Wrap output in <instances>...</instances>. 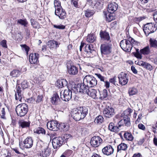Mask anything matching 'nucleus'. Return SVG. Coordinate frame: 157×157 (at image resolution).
<instances>
[{"instance_id":"nucleus-1","label":"nucleus","mask_w":157,"mask_h":157,"mask_svg":"<svg viewBox=\"0 0 157 157\" xmlns=\"http://www.w3.org/2000/svg\"><path fill=\"white\" fill-rule=\"evenodd\" d=\"M114 120L115 123L118 124V126H115L113 123H110L109 125V129L112 132H118L120 130L119 128L121 126L125 124L126 126H128L130 124L129 118L124 117L123 116L121 115L120 114L116 115Z\"/></svg>"},{"instance_id":"nucleus-2","label":"nucleus","mask_w":157,"mask_h":157,"mask_svg":"<svg viewBox=\"0 0 157 157\" xmlns=\"http://www.w3.org/2000/svg\"><path fill=\"white\" fill-rule=\"evenodd\" d=\"M138 42L133 38L129 37L127 39L122 40L120 45L121 48L124 51L130 52L132 47V45H137Z\"/></svg>"},{"instance_id":"nucleus-3","label":"nucleus","mask_w":157,"mask_h":157,"mask_svg":"<svg viewBox=\"0 0 157 157\" xmlns=\"http://www.w3.org/2000/svg\"><path fill=\"white\" fill-rule=\"evenodd\" d=\"M15 109L17 116L22 117L27 114L28 110V107L26 104L21 103L16 107Z\"/></svg>"},{"instance_id":"nucleus-4","label":"nucleus","mask_w":157,"mask_h":157,"mask_svg":"<svg viewBox=\"0 0 157 157\" xmlns=\"http://www.w3.org/2000/svg\"><path fill=\"white\" fill-rule=\"evenodd\" d=\"M83 81L85 84L87 85L89 88L96 86L97 83V81L96 78L90 75L86 76Z\"/></svg>"},{"instance_id":"nucleus-5","label":"nucleus","mask_w":157,"mask_h":157,"mask_svg":"<svg viewBox=\"0 0 157 157\" xmlns=\"http://www.w3.org/2000/svg\"><path fill=\"white\" fill-rule=\"evenodd\" d=\"M157 29L155 25L152 23L146 24L143 27V30L146 36L155 32Z\"/></svg>"},{"instance_id":"nucleus-6","label":"nucleus","mask_w":157,"mask_h":157,"mask_svg":"<svg viewBox=\"0 0 157 157\" xmlns=\"http://www.w3.org/2000/svg\"><path fill=\"white\" fill-rule=\"evenodd\" d=\"M119 83L122 86L126 84L128 81V75L124 72H121L118 75Z\"/></svg>"},{"instance_id":"nucleus-7","label":"nucleus","mask_w":157,"mask_h":157,"mask_svg":"<svg viewBox=\"0 0 157 157\" xmlns=\"http://www.w3.org/2000/svg\"><path fill=\"white\" fill-rule=\"evenodd\" d=\"M72 92L71 90L68 88L65 90L61 94V92L60 93V98L64 101H67L70 100L72 98Z\"/></svg>"},{"instance_id":"nucleus-8","label":"nucleus","mask_w":157,"mask_h":157,"mask_svg":"<svg viewBox=\"0 0 157 157\" xmlns=\"http://www.w3.org/2000/svg\"><path fill=\"white\" fill-rule=\"evenodd\" d=\"M64 140L60 137H55L52 140V144L54 149H58L63 144Z\"/></svg>"},{"instance_id":"nucleus-9","label":"nucleus","mask_w":157,"mask_h":157,"mask_svg":"<svg viewBox=\"0 0 157 157\" xmlns=\"http://www.w3.org/2000/svg\"><path fill=\"white\" fill-rule=\"evenodd\" d=\"M102 142V140L98 136H95L91 139L90 143L91 146L94 147H98Z\"/></svg>"},{"instance_id":"nucleus-10","label":"nucleus","mask_w":157,"mask_h":157,"mask_svg":"<svg viewBox=\"0 0 157 157\" xmlns=\"http://www.w3.org/2000/svg\"><path fill=\"white\" fill-rule=\"evenodd\" d=\"M103 114L106 117L110 118L115 114L114 110L112 107L108 106L104 109Z\"/></svg>"},{"instance_id":"nucleus-11","label":"nucleus","mask_w":157,"mask_h":157,"mask_svg":"<svg viewBox=\"0 0 157 157\" xmlns=\"http://www.w3.org/2000/svg\"><path fill=\"white\" fill-rule=\"evenodd\" d=\"M90 2L91 6L95 10H100L102 8L103 5L102 1L96 0H90Z\"/></svg>"},{"instance_id":"nucleus-12","label":"nucleus","mask_w":157,"mask_h":157,"mask_svg":"<svg viewBox=\"0 0 157 157\" xmlns=\"http://www.w3.org/2000/svg\"><path fill=\"white\" fill-rule=\"evenodd\" d=\"M47 128L50 130L56 131L58 130V123L57 121H52L47 123Z\"/></svg>"},{"instance_id":"nucleus-13","label":"nucleus","mask_w":157,"mask_h":157,"mask_svg":"<svg viewBox=\"0 0 157 157\" xmlns=\"http://www.w3.org/2000/svg\"><path fill=\"white\" fill-rule=\"evenodd\" d=\"M89 89V88L88 86L85 85L83 82V83L78 84L76 90L77 91H79V92L86 94Z\"/></svg>"},{"instance_id":"nucleus-14","label":"nucleus","mask_w":157,"mask_h":157,"mask_svg":"<svg viewBox=\"0 0 157 157\" xmlns=\"http://www.w3.org/2000/svg\"><path fill=\"white\" fill-rule=\"evenodd\" d=\"M111 44H102L101 45L100 48L101 53L104 54H107L111 52Z\"/></svg>"},{"instance_id":"nucleus-15","label":"nucleus","mask_w":157,"mask_h":157,"mask_svg":"<svg viewBox=\"0 0 157 157\" xmlns=\"http://www.w3.org/2000/svg\"><path fill=\"white\" fill-rule=\"evenodd\" d=\"M55 14L60 19H64L66 17V13L62 8L60 9L58 8L57 10H55Z\"/></svg>"},{"instance_id":"nucleus-16","label":"nucleus","mask_w":157,"mask_h":157,"mask_svg":"<svg viewBox=\"0 0 157 157\" xmlns=\"http://www.w3.org/2000/svg\"><path fill=\"white\" fill-rule=\"evenodd\" d=\"M23 143L24 147L30 148L33 145V140L31 137H28L24 140Z\"/></svg>"},{"instance_id":"nucleus-17","label":"nucleus","mask_w":157,"mask_h":157,"mask_svg":"<svg viewBox=\"0 0 157 157\" xmlns=\"http://www.w3.org/2000/svg\"><path fill=\"white\" fill-rule=\"evenodd\" d=\"M100 35L101 40L109 42H111L109 34L106 31H101L100 33Z\"/></svg>"},{"instance_id":"nucleus-18","label":"nucleus","mask_w":157,"mask_h":157,"mask_svg":"<svg viewBox=\"0 0 157 157\" xmlns=\"http://www.w3.org/2000/svg\"><path fill=\"white\" fill-rule=\"evenodd\" d=\"M71 116L73 119L76 121H78L81 119H83L84 117H82L80 113L78 111V109H75L71 113Z\"/></svg>"},{"instance_id":"nucleus-19","label":"nucleus","mask_w":157,"mask_h":157,"mask_svg":"<svg viewBox=\"0 0 157 157\" xmlns=\"http://www.w3.org/2000/svg\"><path fill=\"white\" fill-rule=\"evenodd\" d=\"M114 149L111 145H108L102 149V152L104 154L109 155L113 153Z\"/></svg>"},{"instance_id":"nucleus-20","label":"nucleus","mask_w":157,"mask_h":157,"mask_svg":"<svg viewBox=\"0 0 157 157\" xmlns=\"http://www.w3.org/2000/svg\"><path fill=\"white\" fill-rule=\"evenodd\" d=\"M118 5L115 2L110 3L108 6V11L109 13H113L117 9Z\"/></svg>"},{"instance_id":"nucleus-21","label":"nucleus","mask_w":157,"mask_h":157,"mask_svg":"<svg viewBox=\"0 0 157 157\" xmlns=\"http://www.w3.org/2000/svg\"><path fill=\"white\" fill-rule=\"evenodd\" d=\"M39 54L37 53H31L29 56V62L31 64L36 63L38 61Z\"/></svg>"},{"instance_id":"nucleus-22","label":"nucleus","mask_w":157,"mask_h":157,"mask_svg":"<svg viewBox=\"0 0 157 157\" xmlns=\"http://www.w3.org/2000/svg\"><path fill=\"white\" fill-rule=\"evenodd\" d=\"M137 64L139 66H142L143 67L150 71L152 70L153 69L152 66L151 64L141 60L138 61Z\"/></svg>"},{"instance_id":"nucleus-23","label":"nucleus","mask_w":157,"mask_h":157,"mask_svg":"<svg viewBox=\"0 0 157 157\" xmlns=\"http://www.w3.org/2000/svg\"><path fill=\"white\" fill-rule=\"evenodd\" d=\"M85 51L89 55L91 54L94 55L96 53V52L94 48L93 47V45L92 44H87L85 48Z\"/></svg>"},{"instance_id":"nucleus-24","label":"nucleus","mask_w":157,"mask_h":157,"mask_svg":"<svg viewBox=\"0 0 157 157\" xmlns=\"http://www.w3.org/2000/svg\"><path fill=\"white\" fill-rule=\"evenodd\" d=\"M59 44L58 42L54 40H50L47 44L48 47L51 49H56L59 47Z\"/></svg>"},{"instance_id":"nucleus-25","label":"nucleus","mask_w":157,"mask_h":157,"mask_svg":"<svg viewBox=\"0 0 157 157\" xmlns=\"http://www.w3.org/2000/svg\"><path fill=\"white\" fill-rule=\"evenodd\" d=\"M30 123L29 121H26L23 120H21L19 121L18 124L19 127L22 128H27L29 127Z\"/></svg>"},{"instance_id":"nucleus-26","label":"nucleus","mask_w":157,"mask_h":157,"mask_svg":"<svg viewBox=\"0 0 157 157\" xmlns=\"http://www.w3.org/2000/svg\"><path fill=\"white\" fill-rule=\"evenodd\" d=\"M97 93V91L96 90L89 88L86 94L93 98L96 99L98 98Z\"/></svg>"},{"instance_id":"nucleus-27","label":"nucleus","mask_w":157,"mask_h":157,"mask_svg":"<svg viewBox=\"0 0 157 157\" xmlns=\"http://www.w3.org/2000/svg\"><path fill=\"white\" fill-rule=\"evenodd\" d=\"M42 151L40 153L41 156L43 157H47L49 156L51 153V149L47 147L45 148H43Z\"/></svg>"},{"instance_id":"nucleus-28","label":"nucleus","mask_w":157,"mask_h":157,"mask_svg":"<svg viewBox=\"0 0 157 157\" xmlns=\"http://www.w3.org/2000/svg\"><path fill=\"white\" fill-rule=\"evenodd\" d=\"M128 146L127 144L124 143H121L117 147V156L119 153L121 152V151H125L127 150Z\"/></svg>"},{"instance_id":"nucleus-29","label":"nucleus","mask_w":157,"mask_h":157,"mask_svg":"<svg viewBox=\"0 0 157 157\" xmlns=\"http://www.w3.org/2000/svg\"><path fill=\"white\" fill-rule=\"evenodd\" d=\"M68 69V72L71 75H75L78 73V68L75 66H71Z\"/></svg>"},{"instance_id":"nucleus-30","label":"nucleus","mask_w":157,"mask_h":157,"mask_svg":"<svg viewBox=\"0 0 157 157\" xmlns=\"http://www.w3.org/2000/svg\"><path fill=\"white\" fill-rule=\"evenodd\" d=\"M78 111L80 113L82 117L84 118L88 113V109L85 107H80L78 109Z\"/></svg>"},{"instance_id":"nucleus-31","label":"nucleus","mask_w":157,"mask_h":157,"mask_svg":"<svg viewBox=\"0 0 157 157\" xmlns=\"http://www.w3.org/2000/svg\"><path fill=\"white\" fill-rule=\"evenodd\" d=\"M67 82L65 79H61L57 81L56 85L59 88H62L67 86Z\"/></svg>"},{"instance_id":"nucleus-32","label":"nucleus","mask_w":157,"mask_h":157,"mask_svg":"<svg viewBox=\"0 0 157 157\" xmlns=\"http://www.w3.org/2000/svg\"><path fill=\"white\" fill-rule=\"evenodd\" d=\"M60 101L59 96L57 93H55L53 95L52 98L51 102L55 105H57Z\"/></svg>"},{"instance_id":"nucleus-33","label":"nucleus","mask_w":157,"mask_h":157,"mask_svg":"<svg viewBox=\"0 0 157 157\" xmlns=\"http://www.w3.org/2000/svg\"><path fill=\"white\" fill-rule=\"evenodd\" d=\"M112 13L109 12L107 13H104V16L106 20L108 22H110L115 19V17L113 16Z\"/></svg>"},{"instance_id":"nucleus-34","label":"nucleus","mask_w":157,"mask_h":157,"mask_svg":"<svg viewBox=\"0 0 157 157\" xmlns=\"http://www.w3.org/2000/svg\"><path fill=\"white\" fill-rule=\"evenodd\" d=\"M124 136L126 140H127L132 141L134 139V137L131 133L128 132H125Z\"/></svg>"},{"instance_id":"nucleus-35","label":"nucleus","mask_w":157,"mask_h":157,"mask_svg":"<svg viewBox=\"0 0 157 157\" xmlns=\"http://www.w3.org/2000/svg\"><path fill=\"white\" fill-rule=\"evenodd\" d=\"M34 132L38 134H41L43 135H45L46 131L44 128L42 127H38L34 130Z\"/></svg>"},{"instance_id":"nucleus-36","label":"nucleus","mask_w":157,"mask_h":157,"mask_svg":"<svg viewBox=\"0 0 157 157\" xmlns=\"http://www.w3.org/2000/svg\"><path fill=\"white\" fill-rule=\"evenodd\" d=\"M132 112V110L130 108H128L124 111L122 114H120V115L123 116L124 117H127V118H129V116H130V113Z\"/></svg>"},{"instance_id":"nucleus-37","label":"nucleus","mask_w":157,"mask_h":157,"mask_svg":"<svg viewBox=\"0 0 157 157\" xmlns=\"http://www.w3.org/2000/svg\"><path fill=\"white\" fill-rule=\"evenodd\" d=\"M138 92V90L134 87H130L128 90V93L130 96L136 94Z\"/></svg>"},{"instance_id":"nucleus-38","label":"nucleus","mask_w":157,"mask_h":157,"mask_svg":"<svg viewBox=\"0 0 157 157\" xmlns=\"http://www.w3.org/2000/svg\"><path fill=\"white\" fill-rule=\"evenodd\" d=\"M100 99L101 100L106 98L108 96V91L105 89H104L102 91L100 92Z\"/></svg>"},{"instance_id":"nucleus-39","label":"nucleus","mask_w":157,"mask_h":157,"mask_svg":"<svg viewBox=\"0 0 157 157\" xmlns=\"http://www.w3.org/2000/svg\"><path fill=\"white\" fill-rule=\"evenodd\" d=\"M140 53L143 55H148L150 52L149 46H147L140 50Z\"/></svg>"},{"instance_id":"nucleus-40","label":"nucleus","mask_w":157,"mask_h":157,"mask_svg":"<svg viewBox=\"0 0 157 157\" xmlns=\"http://www.w3.org/2000/svg\"><path fill=\"white\" fill-rule=\"evenodd\" d=\"M151 47L157 48V40L155 39L151 38L149 40Z\"/></svg>"},{"instance_id":"nucleus-41","label":"nucleus","mask_w":157,"mask_h":157,"mask_svg":"<svg viewBox=\"0 0 157 157\" xmlns=\"http://www.w3.org/2000/svg\"><path fill=\"white\" fill-rule=\"evenodd\" d=\"M58 129H61L63 131H67L68 130V126L65 123H58Z\"/></svg>"},{"instance_id":"nucleus-42","label":"nucleus","mask_w":157,"mask_h":157,"mask_svg":"<svg viewBox=\"0 0 157 157\" xmlns=\"http://www.w3.org/2000/svg\"><path fill=\"white\" fill-rule=\"evenodd\" d=\"M104 120V119L102 116L99 115L95 118L94 122L95 123L101 124L103 122Z\"/></svg>"},{"instance_id":"nucleus-43","label":"nucleus","mask_w":157,"mask_h":157,"mask_svg":"<svg viewBox=\"0 0 157 157\" xmlns=\"http://www.w3.org/2000/svg\"><path fill=\"white\" fill-rule=\"evenodd\" d=\"M17 24H20L24 27H27L28 22L26 19H20L17 21Z\"/></svg>"},{"instance_id":"nucleus-44","label":"nucleus","mask_w":157,"mask_h":157,"mask_svg":"<svg viewBox=\"0 0 157 157\" xmlns=\"http://www.w3.org/2000/svg\"><path fill=\"white\" fill-rule=\"evenodd\" d=\"M95 40V37L92 34L88 35L86 39L87 41L90 43H93Z\"/></svg>"},{"instance_id":"nucleus-45","label":"nucleus","mask_w":157,"mask_h":157,"mask_svg":"<svg viewBox=\"0 0 157 157\" xmlns=\"http://www.w3.org/2000/svg\"><path fill=\"white\" fill-rule=\"evenodd\" d=\"M20 75V71L18 70H14L10 73V75L13 77H17Z\"/></svg>"},{"instance_id":"nucleus-46","label":"nucleus","mask_w":157,"mask_h":157,"mask_svg":"<svg viewBox=\"0 0 157 157\" xmlns=\"http://www.w3.org/2000/svg\"><path fill=\"white\" fill-rule=\"evenodd\" d=\"M21 90L20 87L19 86H16V93L18 96V99L21 101L22 98V96L21 94Z\"/></svg>"},{"instance_id":"nucleus-47","label":"nucleus","mask_w":157,"mask_h":157,"mask_svg":"<svg viewBox=\"0 0 157 157\" xmlns=\"http://www.w3.org/2000/svg\"><path fill=\"white\" fill-rule=\"evenodd\" d=\"M94 13V11L88 9L85 11V16L86 17H89L93 15Z\"/></svg>"},{"instance_id":"nucleus-48","label":"nucleus","mask_w":157,"mask_h":157,"mask_svg":"<svg viewBox=\"0 0 157 157\" xmlns=\"http://www.w3.org/2000/svg\"><path fill=\"white\" fill-rule=\"evenodd\" d=\"M72 151L71 150H68L66 151L63 153L60 157H69L72 154Z\"/></svg>"},{"instance_id":"nucleus-49","label":"nucleus","mask_w":157,"mask_h":157,"mask_svg":"<svg viewBox=\"0 0 157 157\" xmlns=\"http://www.w3.org/2000/svg\"><path fill=\"white\" fill-rule=\"evenodd\" d=\"M30 22L31 25L34 28L36 29L38 27V23L37 21H35L33 19H31L30 20Z\"/></svg>"},{"instance_id":"nucleus-50","label":"nucleus","mask_w":157,"mask_h":157,"mask_svg":"<svg viewBox=\"0 0 157 157\" xmlns=\"http://www.w3.org/2000/svg\"><path fill=\"white\" fill-rule=\"evenodd\" d=\"M54 6L55 8V10H57L58 8L59 9L62 8L61 6L60 2L56 0L54 1Z\"/></svg>"},{"instance_id":"nucleus-51","label":"nucleus","mask_w":157,"mask_h":157,"mask_svg":"<svg viewBox=\"0 0 157 157\" xmlns=\"http://www.w3.org/2000/svg\"><path fill=\"white\" fill-rule=\"evenodd\" d=\"M21 87L23 89L27 88L28 86V83L26 80H24L21 83Z\"/></svg>"},{"instance_id":"nucleus-52","label":"nucleus","mask_w":157,"mask_h":157,"mask_svg":"<svg viewBox=\"0 0 157 157\" xmlns=\"http://www.w3.org/2000/svg\"><path fill=\"white\" fill-rule=\"evenodd\" d=\"M0 44L4 48H7V41L6 40H3L1 41L0 42Z\"/></svg>"},{"instance_id":"nucleus-53","label":"nucleus","mask_w":157,"mask_h":157,"mask_svg":"<svg viewBox=\"0 0 157 157\" xmlns=\"http://www.w3.org/2000/svg\"><path fill=\"white\" fill-rule=\"evenodd\" d=\"M53 26L54 28L59 29H64L65 28V26L62 25H53Z\"/></svg>"},{"instance_id":"nucleus-54","label":"nucleus","mask_w":157,"mask_h":157,"mask_svg":"<svg viewBox=\"0 0 157 157\" xmlns=\"http://www.w3.org/2000/svg\"><path fill=\"white\" fill-rule=\"evenodd\" d=\"M96 75L100 80L101 81L104 82L105 78L102 76L101 74H96Z\"/></svg>"},{"instance_id":"nucleus-55","label":"nucleus","mask_w":157,"mask_h":157,"mask_svg":"<svg viewBox=\"0 0 157 157\" xmlns=\"http://www.w3.org/2000/svg\"><path fill=\"white\" fill-rule=\"evenodd\" d=\"M152 128L153 132L155 133H157V122L156 124L153 125Z\"/></svg>"},{"instance_id":"nucleus-56","label":"nucleus","mask_w":157,"mask_h":157,"mask_svg":"<svg viewBox=\"0 0 157 157\" xmlns=\"http://www.w3.org/2000/svg\"><path fill=\"white\" fill-rule=\"evenodd\" d=\"M43 97L42 95H38L36 100V103H39L43 100Z\"/></svg>"},{"instance_id":"nucleus-57","label":"nucleus","mask_w":157,"mask_h":157,"mask_svg":"<svg viewBox=\"0 0 157 157\" xmlns=\"http://www.w3.org/2000/svg\"><path fill=\"white\" fill-rule=\"evenodd\" d=\"M150 0H138L139 2L141 5H144L150 2Z\"/></svg>"},{"instance_id":"nucleus-58","label":"nucleus","mask_w":157,"mask_h":157,"mask_svg":"<svg viewBox=\"0 0 157 157\" xmlns=\"http://www.w3.org/2000/svg\"><path fill=\"white\" fill-rule=\"evenodd\" d=\"M38 78V80L40 82H42L44 80L45 77L43 75L41 74V75H40V76Z\"/></svg>"},{"instance_id":"nucleus-59","label":"nucleus","mask_w":157,"mask_h":157,"mask_svg":"<svg viewBox=\"0 0 157 157\" xmlns=\"http://www.w3.org/2000/svg\"><path fill=\"white\" fill-rule=\"evenodd\" d=\"M5 108H2V110H1V117L2 118H4L5 117Z\"/></svg>"},{"instance_id":"nucleus-60","label":"nucleus","mask_w":157,"mask_h":157,"mask_svg":"<svg viewBox=\"0 0 157 157\" xmlns=\"http://www.w3.org/2000/svg\"><path fill=\"white\" fill-rule=\"evenodd\" d=\"M21 46L22 48H24L25 49L26 53H27L29 50V48L25 44L22 45H21Z\"/></svg>"},{"instance_id":"nucleus-61","label":"nucleus","mask_w":157,"mask_h":157,"mask_svg":"<svg viewBox=\"0 0 157 157\" xmlns=\"http://www.w3.org/2000/svg\"><path fill=\"white\" fill-rule=\"evenodd\" d=\"M116 77H114L113 78L110 79L109 82L113 84H115L116 82Z\"/></svg>"},{"instance_id":"nucleus-62","label":"nucleus","mask_w":157,"mask_h":157,"mask_svg":"<svg viewBox=\"0 0 157 157\" xmlns=\"http://www.w3.org/2000/svg\"><path fill=\"white\" fill-rule=\"evenodd\" d=\"M138 127L139 129L143 130H145V127L144 125L142 124H139L138 125Z\"/></svg>"},{"instance_id":"nucleus-63","label":"nucleus","mask_w":157,"mask_h":157,"mask_svg":"<svg viewBox=\"0 0 157 157\" xmlns=\"http://www.w3.org/2000/svg\"><path fill=\"white\" fill-rule=\"evenodd\" d=\"M153 18L157 24V11L154 13Z\"/></svg>"},{"instance_id":"nucleus-64","label":"nucleus","mask_w":157,"mask_h":157,"mask_svg":"<svg viewBox=\"0 0 157 157\" xmlns=\"http://www.w3.org/2000/svg\"><path fill=\"white\" fill-rule=\"evenodd\" d=\"M71 136L69 134H66L64 135V139L65 140H68V139H69L70 138H71Z\"/></svg>"}]
</instances>
